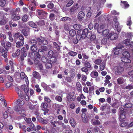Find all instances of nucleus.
<instances>
[{
  "label": "nucleus",
  "mask_w": 133,
  "mask_h": 133,
  "mask_svg": "<svg viewBox=\"0 0 133 133\" xmlns=\"http://www.w3.org/2000/svg\"><path fill=\"white\" fill-rule=\"evenodd\" d=\"M121 61L124 62V64L123 65V67L126 68H131L132 67V65L131 64V61L130 59H127L126 58L123 57H121Z\"/></svg>",
  "instance_id": "obj_1"
},
{
  "label": "nucleus",
  "mask_w": 133,
  "mask_h": 133,
  "mask_svg": "<svg viewBox=\"0 0 133 133\" xmlns=\"http://www.w3.org/2000/svg\"><path fill=\"white\" fill-rule=\"evenodd\" d=\"M36 43L39 45L42 43L44 45H47L48 44V41L44 38L42 37H36Z\"/></svg>",
  "instance_id": "obj_2"
},
{
  "label": "nucleus",
  "mask_w": 133,
  "mask_h": 133,
  "mask_svg": "<svg viewBox=\"0 0 133 133\" xmlns=\"http://www.w3.org/2000/svg\"><path fill=\"white\" fill-rule=\"evenodd\" d=\"M14 110L17 112L18 114L22 115V117H24L26 116L25 110L23 108H21L19 106L15 107L14 108Z\"/></svg>",
  "instance_id": "obj_3"
},
{
  "label": "nucleus",
  "mask_w": 133,
  "mask_h": 133,
  "mask_svg": "<svg viewBox=\"0 0 133 133\" xmlns=\"http://www.w3.org/2000/svg\"><path fill=\"white\" fill-rule=\"evenodd\" d=\"M31 54L33 55L31 56L32 58L34 59V62L35 64H38L39 62V60L41 57V56L40 54H38V53H31Z\"/></svg>",
  "instance_id": "obj_4"
},
{
  "label": "nucleus",
  "mask_w": 133,
  "mask_h": 133,
  "mask_svg": "<svg viewBox=\"0 0 133 133\" xmlns=\"http://www.w3.org/2000/svg\"><path fill=\"white\" fill-rule=\"evenodd\" d=\"M48 50V48L46 46L43 45H42L39 48L38 52L36 53H38V54L40 55V56H44L45 54V52L47 51Z\"/></svg>",
  "instance_id": "obj_5"
},
{
  "label": "nucleus",
  "mask_w": 133,
  "mask_h": 133,
  "mask_svg": "<svg viewBox=\"0 0 133 133\" xmlns=\"http://www.w3.org/2000/svg\"><path fill=\"white\" fill-rule=\"evenodd\" d=\"M115 74L116 75H121L124 70L123 68L120 66H118L115 67Z\"/></svg>",
  "instance_id": "obj_6"
},
{
  "label": "nucleus",
  "mask_w": 133,
  "mask_h": 133,
  "mask_svg": "<svg viewBox=\"0 0 133 133\" xmlns=\"http://www.w3.org/2000/svg\"><path fill=\"white\" fill-rule=\"evenodd\" d=\"M88 31V29L86 28L83 30H79V31H77V33H79V34L82 35V39H84L87 37Z\"/></svg>",
  "instance_id": "obj_7"
},
{
  "label": "nucleus",
  "mask_w": 133,
  "mask_h": 133,
  "mask_svg": "<svg viewBox=\"0 0 133 133\" xmlns=\"http://www.w3.org/2000/svg\"><path fill=\"white\" fill-rule=\"evenodd\" d=\"M21 55L20 56V58L21 61H23L24 59V57H25L27 56V51H26V49L25 47H23L21 50Z\"/></svg>",
  "instance_id": "obj_8"
},
{
  "label": "nucleus",
  "mask_w": 133,
  "mask_h": 133,
  "mask_svg": "<svg viewBox=\"0 0 133 133\" xmlns=\"http://www.w3.org/2000/svg\"><path fill=\"white\" fill-rule=\"evenodd\" d=\"M76 95L74 92H70L67 96V100L68 102L74 101L76 98Z\"/></svg>",
  "instance_id": "obj_9"
},
{
  "label": "nucleus",
  "mask_w": 133,
  "mask_h": 133,
  "mask_svg": "<svg viewBox=\"0 0 133 133\" xmlns=\"http://www.w3.org/2000/svg\"><path fill=\"white\" fill-rule=\"evenodd\" d=\"M36 11L38 13V17L41 18H43L45 17L46 12L42 10L37 9Z\"/></svg>",
  "instance_id": "obj_10"
},
{
  "label": "nucleus",
  "mask_w": 133,
  "mask_h": 133,
  "mask_svg": "<svg viewBox=\"0 0 133 133\" xmlns=\"http://www.w3.org/2000/svg\"><path fill=\"white\" fill-rule=\"evenodd\" d=\"M14 38L16 39H18L20 41L24 42V36L22 34H20V33L19 32L15 34Z\"/></svg>",
  "instance_id": "obj_11"
},
{
  "label": "nucleus",
  "mask_w": 133,
  "mask_h": 133,
  "mask_svg": "<svg viewBox=\"0 0 133 133\" xmlns=\"http://www.w3.org/2000/svg\"><path fill=\"white\" fill-rule=\"evenodd\" d=\"M41 105L42 107V110L44 112H48L49 109H48V104L46 103H42Z\"/></svg>",
  "instance_id": "obj_12"
},
{
  "label": "nucleus",
  "mask_w": 133,
  "mask_h": 133,
  "mask_svg": "<svg viewBox=\"0 0 133 133\" xmlns=\"http://www.w3.org/2000/svg\"><path fill=\"white\" fill-rule=\"evenodd\" d=\"M118 35L116 33H111L109 34L108 37L111 40H114L116 39L118 37Z\"/></svg>",
  "instance_id": "obj_13"
},
{
  "label": "nucleus",
  "mask_w": 133,
  "mask_h": 133,
  "mask_svg": "<svg viewBox=\"0 0 133 133\" xmlns=\"http://www.w3.org/2000/svg\"><path fill=\"white\" fill-rule=\"evenodd\" d=\"M32 75L33 77L37 79H39L41 78V75L37 72L35 71L33 72Z\"/></svg>",
  "instance_id": "obj_14"
},
{
  "label": "nucleus",
  "mask_w": 133,
  "mask_h": 133,
  "mask_svg": "<svg viewBox=\"0 0 133 133\" xmlns=\"http://www.w3.org/2000/svg\"><path fill=\"white\" fill-rule=\"evenodd\" d=\"M11 18L13 21H17L20 19V17L19 16L17 15L16 14L14 13L11 15Z\"/></svg>",
  "instance_id": "obj_15"
},
{
  "label": "nucleus",
  "mask_w": 133,
  "mask_h": 133,
  "mask_svg": "<svg viewBox=\"0 0 133 133\" xmlns=\"http://www.w3.org/2000/svg\"><path fill=\"white\" fill-rule=\"evenodd\" d=\"M85 14L83 11L79 12L78 15V18L79 20L82 21L85 16Z\"/></svg>",
  "instance_id": "obj_16"
},
{
  "label": "nucleus",
  "mask_w": 133,
  "mask_h": 133,
  "mask_svg": "<svg viewBox=\"0 0 133 133\" xmlns=\"http://www.w3.org/2000/svg\"><path fill=\"white\" fill-rule=\"evenodd\" d=\"M119 23L118 22H115L114 25V28L115 29H116L117 31L118 32H119L121 30V28L119 26Z\"/></svg>",
  "instance_id": "obj_17"
},
{
  "label": "nucleus",
  "mask_w": 133,
  "mask_h": 133,
  "mask_svg": "<svg viewBox=\"0 0 133 133\" xmlns=\"http://www.w3.org/2000/svg\"><path fill=\"white\" fill-rule=\"evenodd\" d=\"M29 57H30V58H28L27 59V61L28 64L29 65H31L33 63V61L34 59L31 57V56H33V55L31 54V53H30L29 54Z\"/></svg>",
  "instance_id": "obj_18"
},
{
  "label": "nucleus",
  "mask_w": 133,
  "mask_h": 133,
  "mask_svg": "<svg viewBox=\"0 0 133 133\" xmlns=\"http://www.w3.org/2000/svg\"><path fill=\"white\" fill-rule=\"evenodd\" d=\"M30 50L33 52L32 53L36 52L37 50H38L37 46L36 45H32L30 47Z\"/></svg>",
  "instance_id": "obj_19"
},
{
  "label": "nucleus",
  "mask_w": 133,
  "mask_h": 133,
  "mask_svg": "<svg viewBox=\"0 0 133 133\" xmlns=\"http://www.w3.org/2000/svg\"><path fill=\"white\" fill-rule=\"evenodd\" d=\"M68 41L70 43H73L76 44L78 43V41L75 38L72 37L71 38L70 37H68Z\"/></svg>",
  "instance_id": "obj_20"
},
{
  "label": "nucleus",
  "mask_w": 133,
  "mask_h": 133,
  "mask_svg": "<svg viewBox=\"0 0 133 133\" xmlns=\"http://www.w3.org/2000/svg\"><path fill=\"white\" fill-rule=\"evenodd\" d=\"M78 5V4L77 3L75 5H74L70 9V11L71 13L75 12V11L78 10V8L77 7Z\"/></svg>",
  "instance_id": "obj_21"
},
{
  "label": "nucleus",
  "mask_w": 133,
  "mask_h": 133,
  "mask_svg": "<svg viewBox=\"0 0 133 133\" xmlns=\"http://www.w3.org/2000/svg\"><path fill=\"white\" fill-rule=\"evenodd\" d=\"M53 43V46L54 48L58 51H59L60 50L61 47L56 42H52Z\"/></svg>",
  "instance_id": "obj_22"
},
{
  "label": "nucleus",
  "mask_w": 133,
  "mask_h": 133,
  "mask_svg": "<svg viewBox=\"0 0 133 133\" xmlns=\"http://www.w3.org/2000/svg\"><path fill=\"white\" fill-rule=\"evenodd\" d=\"M24 42L22 41H18L17 42L16 46L17 48H20L24 44Z\"/></svg>",
  "instance_id": "obj_23"
},
{
  "label": "nucleus",
  "mask_w": 133,
  "mask_h": 133,
  "mask_svg": "<svg viewBox=\"0 0 133 133\" xmlns=\"http://www.w3.org/2000/svg\"><path fill=\"white\" fill-rule=\"evenodd\" d=\"M122 55L123 56L122 57L126 58L127 59H129V58L130 57V55L128 52L125 51L123 52Z\"/></svg>",
  "instance_id": "obj_24"
},
{
  "label": "nucleus",
  "mask_w": 133,
  "mask_h": 133,
  "mask_svg": "<svg viewBox=\"0 0 133 133\" xmlns=\"http://www.w3.org/2000/svg\"><path fill=\"white\" fill-rule=\"evenodd\" d=\"M16 104L18 106H22L24 104V102L23 100H21L20 99H18L17 100L16 102Z\"/></svg>",
  "instance_id": "obj_25"
},
{
  "label": "nucleus",
  "mask_w": 133,
  "mask_h": 133,
  "mask_svg": "<svg viewBox=\"0 0 133 133\" xmlns=\"http://www.w3.org/2000/svg\"><path fill=\"white\" fill-rule=\"evenodd\" d=\"M117 83L120 85L122 84L125 82L123 78L122 77H120L118 78L117 80Z\"/></svg>",
  "instance_id": "obj_26"
},
{
  "label": "nucleus",
  "mask_w": 133,
  "mask_h": 133,
  "mask_svg": "<svg viewBox=\"0 0 133 133\" xmlns=\"http://www.w3.org/2000/svg\"><path fill=\"white\" fill-rule=\"evenodd\" d=\"M16 90L17 91V93H18L19 97L21 98H23L24 97H23V96L24 95H23V94L22 91L20 90H19L18 88H17L16 89Z\"/></svg>",
  "instance_id": "obj_27"
},
{
  "label": "nucleus",
  "mask_w": 133,
  "mask_h": 133,
  "mask_svg": "<svg viewBox=\"0 0 133 133\" xmlns=\"http://www.w3.org/2000/svg\"><path fill=\"white\" fill-rule=\"evenodd\" d=\"M77 90L78 92H82V86L79 82H77L76 83Z\"/></svg>",
  "instance_id": "obj_28"
},
{
  "label": "nucleus",
  "mask_w": 133,
  "mask_h": 133,
  "mask_svg": "<svg viewBox=\"0 0 133 133\" xmlns=\"http://www.w3.org/2000/svg\"><path fill=\"white\" fill-rule=\"evenodd\" d=\"M83 63L84 66L88 68H90L91 67V64H90L89 61H84Z\"/></svg>",
  "instance_id": "obj_29"
},
{
  "label": "nucleus",
  "mask_w": 133,
  "mask_h": 133,
  "mask_svg": "<svg viewBox=\"0 0 133 133\" xmlns=\"http://www.w3.org/2000/svg\"><path fill=\"white\" fill-rule=\"evenodd\" d=\"M81 117L82 118V120L83 122L86 123L88 122V119L85 113L82 114Z\"/></svg>",
  "instance_id": "obj_30"
},
{
  "label": "nucleus",
  "mask_w": 133,
  "mask_h": 133,
  "mask_svg": "<svg viewBox=\"0 0 133 133\" xmlns=\"http://www.w3.org/2000/svg\"><path fill=\"white\" fill-rule=\"evenodd\" d=\"M56 123H57L59 125H61L64 128H66L67 127V126L65 125L62 121H58L56 122Z\"/></svg>",
  "instance_id": "obj_31"
},
{
  "label": "nucleus",
  "mask_w": 133,
  "mask_h": 133,
  "mask_svg": "<svg viewBox=\"0 0 133 133\" xmlns=\"http://www.w3.org/2000/svg\"><path fill=\"white\" fill-rule=\"evenodd\" d=\"M90 75L93 78H95L98 76V74L97 71H93L91 72Z\"/></svg>",
  "instance_id": "obj_32"
},
{
  "label": "nucleus",
  "mask_w": 133,
  "mask_h": 133,
  "mask_svg": "<svg viewBox=\"0 0 133 133\" xmlns=\"http://www.w3.org/2000/svg\"><path fill=\"white\" fill-rule=\"evenodd\" d=\"M28 24L30 26L35 28H37V25L34 22L31 21H29L28 22Z\"/></svg>",
  "instance_id": "obj_33"
},
{
  "label": "nucleus",
  "mask_w": 133,
  "mask_h": 133,
  "mask_svg": "<svg viewBox=\"0 0 133 133\" xmlns=\"http://www.w3.org/2000/svg\"><path fill=\"white\" fill-rule=\"evenodd\" d=\"M21 54V51L19 49H17L15 53H13L12 56L13 57H16L19 56Z\"/></svg>",
  "instance_id": "obj_34"
},
{
  "label": "nucleus",
  "mask_w": 133,
  "mask_h": 133,
  "mask_svg": "<svg viewBox=\"0 0 133 133\" xmlns=\"http://www.w3.org/2000/svg\"><path fill=\"white\" fill-rule=\"evenodd\" d=\"M69 122L71 125L73 127H74L76 125V122L73 118L71 117L69 121Z\"/></svg>",
  "instance_id": "obj_35"
},
{
  "label": "nucleus",
  "mask_w": 133,
  "mask_h": 133,
  "mask_svg": "<svg viewBox=\"0 0 133 133\" xmlns=\"http://www.w3.org/2000/svg\"><path fill=\"white\" fill-rule=\"evenodd\" d=\"M0 100L2 101H3L4 103V104L5 106L6 107H7V104L6 103V100L4 99V96L3 94H0Z\"/></svg>",
  "instance_id": "obj_36"
},
{
  "label": "nucleus",
  "mask_w": 133,
  "mask_h": 133,
  "mask_svg": "<svg viewBox=\"0 0 133 133\" xmlns=\"http://www.w3.org/2000/svg\"><path fill=\"white\" fill-rule=\"evenodd\" d=\"M70 77L73 78L75 77L76 74V71L74 69H72L70 70Z\"/></svg>",
  "instance_id": "obj_37"
},
{
  "label": "nucleus",
  "mask_w": 133,
  "mask_h": 133,
  "mask_svg": "<svg viewBox=\"0 0 133 133\" xmlns=\"http://www.w3.org/2000/svg\"><path fill=\"white\" fill-rule=\"evenodd\" d=\"M73 27L75 29L78 30V31H79V30H81V26L79 24H75L74 25Z\"/></svg>",
  "instance_id": "obj_38"
},
{
  "label": "nucleus",
  "mask_w": 133,
  "mask_h": 133,
  "mask_svg": "<svg viewBox=\"0 0 133 133\" xmlns=\"http://www.w3.org/2000/svg\"><path fill=\"white\" fill-rule=\"evenodd\" d=\"M4 40H3L2 43V45L5 48V51H8V43H7L6 44L4 42Z\"/></svg>",
  "instance_id": "obj_39"
},
{
  "label": "nucleus",
  "mask_w": 133,
  "mask_h": 133,
  "mask_svg": "<svg viewBox=\"0 0 133 133\" xmlns=\"http://www.w3.org/2000/svg\"><path fill=\"white\" fill-rule=\"evenodd\" d=\"M57 61L56 58L54 57H50V59L49 61L52 64L55 63Z\"/></svg>",
  "instance_id": "obj_40"
},
{
  "label": "nucleus",
  "mask_w": 133,
  "mask_h": 133,
  "mask_svg": "<svg viewBox=\"0 0 133 133\" xmlns=\"http://www.w3.org/2000/svg\"><path fill=\"white\" fill-rule=\"evenodd\" d=\"M2 52V55L4 56V58H6L8 54L7 52H5L4 49H2L0 48V53Z\"/></svg>",
  "instance_id": "obj_41"
},
{
  "label": "nucleus",
  "mask_w": 133,
  "mask_h": 133,
  "mask_svg": "<svg viewBox=\"0 0 133 133\" xmlns=\"http://www.w3.org/2000/svg\"><path fill=\"white\" fill-rule=\"evenodd\" d=\"M36 23L37 24L40 26L44 25L45 24L44 21L43 20H40L38 22H36Z\"/></svg>",
  "instance_id": "obj_42"
},
{
  "label": "nucleus",
  "mask_w": 133,
  "mask_h": 133,
  "mask_svg": "<svg viewBox=\"0 0 133 133\" xmlns=\"http://www.w3.org/2000/svg\"><path fill=\"white\" fill-rule=\"evenodd\" d=\"M38 120L41 123L43 124H46L48 123V121L47 120L44 119L42 117H39Z\"/></svg>",
  "instance_id": "obj_43"
},
{
  "label": "nucleus",
  "mask_w": 133,
  "mask_h": 133,
  "mask_svg": "<svg viewBox=\"0 0 133 133\" xmlns=\"http://www.w3.org/2000/svg\"><path fill=\"white\" fill-rule=\"evenodd\" d=\"M69 33L70 35L73 37L76 35V31L74 29H71L69 31Z\"/></svg>",
  "instance_id": "obj_44"
},
{
  "label": "nucleus",
  "mask_w": 133,
  "mask_h": 133,
  "mask_svg": "<svg viewBox=\"0 0 133 133\" xmlns=\"http://www.w3.org/2000/svg\"><path fill=\"white\" fill-rule=\"evenodd\" d=\"M34 114L37 119H38L39 118V117L41 116V114L40 112L38 110H36V111H35Z\"/></svg>",
  "instance_id": "obj_45"
},
{
  "label": "nucleus",
  "mask_w": 133,
  "mask_h": 133,
  "mask_svg": "<svg viewBox=\"0 0 133 133\" xmlns=\"http://www.w3.org/2000/svg\"><path fill=\"white\" fill-rule=\"evenodd\" d=\"M62 95L61 96L57 95L55 97V100L59 102H61L62 101Z\"/></svg>",
  "instance_id": "obj_46"
},
{
  "label": "nucleus",
  "mask_w": 133,
  "mask_h": 133,
  "mask_svg": "<svg viewBox=\"0 0 133 133\" xmlns=\"http://www.w3.org/2000/svg\"><path fill=\"white\" fill-rule=\"evenodd\" d=\"M36 39H31L29 41V43L32 45H36L37 44Z\"/></svg>",
  "instance_id": "obj_47"
},
{
  "label": "nucleus",
  "mask_w": 133,
  "mask_h": 133,
  "mask_svg": "<svg viewBox=\"0 0 133 133\" xmlns=\"http://www.w3.org/2000/svg\"><path fill=\"white\" fill-rule=\"evenodd\" d=\"M120 118L121 119H123V118H122L121 117L122 115L123 116V115H125V109L123 108H122V109H121V110L120 111Z\"/></svg>",
  "instance_id": "obj_48"
},
{
  "label": "nucleus",
  "mask_w": 133,
  "mask_h": 133,
  "mask_svg": "<svg viewBox=\"0 0 133 133\" xmlns=\"http://www.w3.org/2000/svg\"><path fill=\"white\" fill-rule=\"evenodd\" d=\"M107 39L106 38H103L101 40V44L102 45H106L107 43Z\"/></svg>",
  "instance_id": "obj_49"
},
{
  "label": "nucleus",
  "mask_w": 133,
  "mask_h": 133,
  "mask_svg": "<svg viewBox=\"0 0 133 133\" xmlns=\"http://www.w3.org/2000/svg\"><path fill=\"white\" fill-rule=\"evenodd\" d=\"M8 22L7 19H2L0 21V25H5Z\"/></svg>",
  "instance_id": "obj_50"
},
{
  "label": "nucleus",
  "mask_w": 133,
  "mask_h": 133,
  "mask_svg": "<svg viewBox=\"0 0 133 133\" xmlns=\"http://www.w3.org/2000/svg\"><path fill=\"white\" fill-rule=\"evenodd\" d=\"M122 3L124 6L125 8H126L129 7V5L127 1H121V3Z\"/></svg>",
  "instance_id": "obj_51"
},
{
  "label": "nucleus",
  "mask_w": 133,
  "mask_h": 133,
  "mask_svg": "<svg viewBox=\"0 0 133 133\" xmlns=\"http://www.w3.org/2000/svg\"><path fill=\"white\" fill-rule=\"evenodd\" d=\"M9 63L10 64V67L11 68V71H12V72H13L15 71V70L14 69V66H13V63L10 60L9 61Z\"/></svg>",
  "instance_id": "obj_52"
},
{
  "label": "nucleus",
  "mask_w": 133,
  "mask_h": 133,
  "mask_svg": "<svg viewBox=\"0 0 133 133\" xmlns=\"http://www.w3.org/2000/svg\"><path fill=\"white\" fill-rule=\"evenodd\" d=\"M22 19V21L24 22H27L29 20L28 18V16L26 15L25 14L23 16Z\"/></svg>",
  "instance_id": "obj_53"
},
{
  "label": "nucleus",
  "mask_w": 133,
  "mask_h": 133,
  "mask_svg": "<svg viewBox=\"0 0 133 133\" xmlns=\"http://www.w3.org/2000/svg\"><path fill=\"white\" fill-rule=\"evenodd\" d=\"M47 7L48 8L52 9L53 8L54 6V4L52 2H50L47 5Z\"/></svg>",
  "instance_id": "obj_54"
},
{
  "label": "nucleus",
  "mask_w": 133,
  "mask_h": 133,
  "mask_svg": "<svg viewBox=\"0 0 133 133\" xmlns=\"http://www.w3.org/2000/svg\"><path fill=\"white\" fill-rule=\"evenodd\" d=\"M77 54L76 52L73 51H70L68 52L69 55L72 57L76 56Z\"/></svg>",
  "instance_id": "obj_55"
},
{
  "label": "nucleus",
  "mask_w": 133,
  "mask_h": 133,
  "mask_svg": "<svg viewBox=\"0 0 133 133\" xmlns=\"http://www.w3.org/2000/svg\"><path fill=\"white\" fill-rule=\"evenodd\" d=\"M52 64L50 62H47L46 63L45 65L46 68L47 69H49L51 68Z\"/></svg>",
  "instance_id": "obj_56"
},
{
  "label": "nucleus",
  "mask_w": 133,
  "mask_h": 133,
  "mask_svg": "<svg viewBox=\"0 0 133 133\" xmlns=\"http://www.w3.org/2000/svg\"><path fill=\"white\" fill-rule=\"evenodd\" d=\"M82 72H85L86 74H88V68L85 67H83L81 69Z\"/></svg>",
  "instance_id": "obj_57"
},
{
  "label": "nucleus",
  "mask_w": 133,
  "mask_h": 133,
  "mask_svg": "<svg viewBox=\"0 0 133 133\" xmlns=\"http://www.w3.org/2000/svg\"><path fill=\"white\" fill-rule=\"evenodd\" d=\"M55 15L53 13H51L49 15V18L51 21H53L55 18Z\"/></svg>",
  "instance_id": "obj_58"
},
{
  "label": "nucleus",
  "mask_w": 133,
  "mask_h": 133,
  "mask_svg": "<svg viewBox=\"0 0 133 133\" xmlns=\"http://www.w3.org/2000/svg\"><path fill=\"white\" fill-rule=\"evenodd\" d=\"M109 33V31L108 30H103L102 32L103 35L104 36H107Z\"/></svg>",
  "instance_id": "obj_59"
},
{
  "label": "nucleus",
  "mask_w": 133,
  "mask_h": 133,
  "mask_svg": "<svg viewBox=\"0 0 133 133\" xmlns=\"http://www.w3.org/2000/svg\"><path fill=\"white\" fill-rule=\"evenodd\" d=\"M89 94L90 95L92 94V93H94V86H90L89 87Z\"/></svg>",
  "instance_id": "obj_60"
},
{
  "label": "nucleus",
  "mask_w": 133,
  "mask_h": 133,
  "mask_svg": "<svg viewBox=\"0 0 133 133\" xmlns=\"http://www.w3.org/2000/svg\"><path fill=\"white\" fill-rule=\"evenodd\" d=\"M128 21L126 23V24L128 26H130L132 24V22L131 20L130 17H129L128 18Z\"/></svg>",
  "instance_id": "obj_61"
},
{
  "label": "nucleus",
  "mask_w": 133,
  "mask_h": 133,
  "mask_svg": "<svg viewBox=\"0 0 133 133\" xmlns=\"http://www.w3.org/2000/svg\"><path fill=\"white\" fill-rule=\"evenodd\" d=\"M105 64L104 62H102L100 65V69L101 70H103L105 68Z\"/></svg>",
  "instance_id": "obj_62"
},
{
  "label": "nucleus",
  "mask_w": 133,
  "mask_h": 133,
  "mask_svg": "<svg viewBox=\"0 0 133 133\" xmlns=\"http://www.w3.org/2000/svg\"><path fill=\"white\" fill-rule=\"evenodd\" d=\"M111 106L112 107L115 108L117 109L119 107L118 105L117 104V103L116 102H114L111 104Z\"/></svg>",
  "instance_id": "obj_63"
},
{
  "label": "nucleus",
  "mask_w": 133,
  "mask_h": 133,
  "mask_svg": "<svg viewBox=\"0 0 133 133\" xmlns=\"http://www.w3.org/2000/svg\"><path fill=\"white\" fill-rule=\"evenodd\" d=\"M24 119L27 124H30L31 122V121L30 118L25 117Z\"/></svg>",
  "instance_id": "obj_64"
}]
</instances>
